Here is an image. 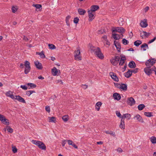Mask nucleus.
Returning a JSON list of instances; mask_svg holds the SVG:
<instances>
[{
	"label": "nucleus",
	"instance_id": "f257e3e1",
	"mask_svg": "<svg viewBox=\"0 0 156 156\" xmlns=\"http://www.w3.org/2000/svg\"><path fill=\"white\" fill-rule=\"evenodd\" d=\"M90 48L91 50L93 51L94 54L98 58L101 59H102L104 58V55L101 52L99 48L97 47L96 48L95 47L91 46H90Z\"/></svg>",
	"mask_w": 156,
	"mask_h": 156
},
{
	"label": "nucleus",
	"instance_id": "6e6552de",
	"mask_svg": "<svg viewBox=\"0 0 156 156\" xmlns=\"http://www.w3.org/2000/svg\"><path fill=\"white\" fill-rule=\"evenodd\" d=\"M75 53L74 55L75 59L76 60H81L82 57L79 55L80 53V50L79 49L77 50V51H75Z\"/></svg>",
	"mask_w": 156,
	"mask_h": 156
},
{
	"label": "nucleus",
	"instance_id": "5fc2aeb1",
	"mask_svg": "<svg viewBox=\"0 0 156 156\" xmlns=\"http://www.w3.org/2000/svg\"><path fill=\"white\" fill-rule=\"evenodd\" d=\"M20 87L24 90H27L28 89L27 87L25 85H21Z\"/></svg>",
	"mask_w": 156,
	"mask_h": 156
},
{
	"label": "nucleus",
	"instance_id": "4d7b16f0",
	"mask_svg": "<svg viewBox=\"0 0 156 156\" xmlns=\"http://www.w3.org/2000/svg\"><path fill=\"white\" fill-rule=\"evenodd\" d=\"M140 47L141 48H143V50L144 51H145L146 50V48H145V43L143 44Z\"/></svg>",
	"mask_w": 156,
	"mask_h": 156
},
{
	"label": "nucleus",
	"instance_id": "6e6d98bb",
	"mask_svg": "<svg viewBox=\"0 0 156 156\" xmlns=\"http://www.w3.org/2000/svg\"><path fill=\"white\" fill-rule=\"evenodd\" d=\"M156 39V36L153 39L149 41L148 43V44H151V43H152L154 41H155Z\"/></svg>",
	"mask_w": 156,
	"mask_h": 156
},
{
	"label": "nucleus",
	"instance_id": "79ce46f5",
	"mask_svg": "<svg viewBox=\"0 0 156 156\" xmlns=\"http://www.w3.org/2000/svg\"><path fill=\"white\" fill-rule=\"evenodd\" d=\"M105 133L107 134H110L111 135L113 136L114 137L115 136V133L111 131H107L105 132Z\"/></svg>",
	"mask_w": 156,
	"mask_h": 156
},
{
	"label": "nucleus",
	"instance_id": "4be33fe9",
	"mask_svg": "<svg viewBox=\"0 0 156 156\" xmlns=\"http://www.w3.org/2000/svg\"><path fill=\"white\" fill-rule=\"evenodd\" d=\"M150 66H147V67H145L144 69V71L145 73L148 75L150 76L151 74V73L150 72L149 70V68H150Z\"/></svg>",
	"mask_w": 156,
	"mask_h": 156
},
{
	"label": "nucleus",
	"instance_id": "a18cd8bd",
	"mask_svg": "<svg viewBox=\"0 0 156 156\" xmlns=\"http://www.w3.org/2000/svg\"><path fill=\"white\" fill-rule=\"evenodd\" d=\"M139 69L138 68H136L134 69H130V71H131L132 74V73H136L138 72V70Z\"/></svg>",
	"mask_w": 156,
	"mask_h": 156
},
{
	"label": "nucleus",
	"instance_id": "bf43d9fd",
	"mask_svg": "<svg viewBox=\"0 0 156 156\" xmlns=\"http://www.w3.org/2000/svg\"><path fill=\"white\" fill-rule=\"evenodd\" d=\"M117 28L118 27H113V28L112 29V33H114V32H117Z\"/></svg>",
	"mask_w": 156,
	"mask_h": 156
},
{
	"label": "nucleus",
	"instance_id": "f03ea898",
	"mask_svg": "<svg viewBox=\"0 0 156 156\" xmlns=\"http://www.w3.org/2000/svg\"><path fill=\"white\" fill-rule=\"evenodd\" d=\"M31 142L33 144L37 146L41 150H46V146L42 142L38 140L37 141L35 140H32L31 141Z\"/></svg>",
	"mask_w": 156,
	"mask_h": 156
},
{
	"label": "nucleus",
	"instance_id": "b1692460",
	"mask_svg": "<svg viewBox=\"0 0 156 156\" xmlns=\"http://www.w3.org/2000/svg\"><path fill=\"white\" fill-rule=\"evenodd\" d=\"M120 88L123 90L126 91L127 90V85L126 84L122 83L120 87Z\"/></svg>",
	"mask_w": 156,
	"mask_h": 156
},
{
	"label": "nucleus",
	"instance_id": "774afa93",
	"mask_svg": "<svg viewBox=\"0 0 156 156\" xmlns=\"http://www.w3.org/2000/svg\"><path fill=\"white\" fill-rule=\"evenodd\" d=\"M56 98V96L55 95H54L51 97L50 98L53 99V100H54Z\"/></svg>",
	"mask_w": 156,
	"mask_h": 156
},
{
	"label": "nucleus",
	"instance_id": "bb28decb",
	"mask_svg": "<svg viewBox=\"0 0 156 156\" xmlns=\"http://www.w3.org/2000/svg\"><path fill=\"white\" fill-rule=\"evenodd\" d=\"M28 87H30L28 88V89H30L31 88H35L36 87V85L35 84L32 83H28L27 84Z\"/></svg>",
	"mask_w": 156,
	"mask_h": 156
},
{
	"label": "nucleus",
	"instance_id": "c756f323",
	"mask_svg": "<svg viewBox=\"0 0 156 156\" xmlns=\"http://www.w3.org/2000/svg\"><path fill=\"white\" fill-rule=\"evenodd\" d=\"M150 140L152 144H156V137L155 136L151 137L150 138Z\"/></svg>",
	"mask_w": 156,
	"mask_h": 156
},
{
	"label": "nucleus",
	"instance_id": "0e129e2a",
	"mask_svg": "<svg viewBox=\"0 0 156 156\" xmlns=\"http://www.w3.org/2000/svg\"><path fill=\"white\" fill-rule=\"evenodd\" d=\"M66 141H67V140H63L62 141V147H64L65 146V145L66 144Z\"/></svg>",
	"mask_w": 156,
	"mask_h": 156
},
{
	"label": "nucleus",
	"instance_id": "7ed1b4c3",
	"mask_svg": "<svg viewBox=\"0 0 156 156\" xmlns=\"http://www.w3.org/2000/svg\"><path fill=\"white\" fill-rule=\"evenodd\" d=\"M24 66H25L24 73L25 74H27L30 71L31 69L30 62L27 61H25L24 62Z\"/></svg>",
	"mask_w": 156,
	"mask_h": 156
},
{
	"label": "nucleus",
	"instance_id": "ea45409f",
	"mask_svg": "<svg viewBox=\"0 0 156 156\" xmlns=\"http://www.w3.org/2000/svg\"><path fill=\"white\" fill-rule=\"evenodd\" d=\"M48 46L49 48L51 50H54L56 48L55 46L53 44H48Z\"/></svg>",
	"mask_w": 156,
	"mask_h": 156
},
{
	"label": "nucleus",
	"instance_id": "c03bdc74",
	"mask_svg": "<svg viewBox=\"0 0 156 156\" xmlns=\"http://www.w3.org/2000/svg\"><path fill=\"white\" fill-rule=\"evenodd\" d=\"M128 41L125 38H123L122 40V43L124 45L127 44L129 43Z\"/></svg>",
	"mask_w": 156,
	"mask_h": 156
},
{
	"label": "nucleus",
	"instance_id": "a211bd4d",
	"mask_svg": "<svg viewBox=\"0 0 156 156\" xmlns=\"http://www.w3.org/2000/svg\"><path fill=\"white\" fill-rule=\"evenodd\" d=\"M128 66L131 69H134L136 67V65L134 61H132L129 62L128 64Z\"/></svg>",
	"mask_w": 156,
	"mask_h": 156
},
{
	"label": "nucleus",
	"instance_id": "f8f14e48",
	"mask_svg": "<svg viewBox=\"0 0 156 156\" xmlns=\"http://www.w3.org/2000/svg\"><path fill=\"white\" fill-rule=\"evenodd\" d=\"M34 64L36 67L38 69L41 70L43 69V67L41 63L38 61L34 62Z\"/></svg>",
	"mask_w": 156,
	"mask_h": 156
},
{
	"label": "nucleus",
	"instance_id": "680f3d73",
	"mask_svg": "<svg viewBox=\"0 0 156 156\" xmlns=\"http://www.w3.org/2000/svg\"><path fill=\"white\" fill-rule=\"evenodd\" d=\"M15 96L16 95L14 96V95H13V94H11V95H7V97H9L10 98H11L12 99H15V98H16Z\"/></svg>",
	"mask_w": 156,
	"mask_h": 156
},
{
	"label": "nucleus",
	"instance_id": "052dcab7",
	"mask_svg": "<svg viewBox=\"0 0 156 156\" xmlns=\"http://www.w3.org/2000/svg\"><path fill=\"white\" fill-rule=\"evenodd\" d=\"M116 115H117V116L120 118H121V114L120 113V112L118 111H116Z\"/></svg>",
	"mask_w": 156,
	"mask_h": 156
},
{
	"label": "nucleus",
	"instance_id": "e433bc0d",
	"mask_svg": "<svg viewBox=\"0 0 156 156\" xmlns=\"http://www.w3.org/2000/svg\"><path fill=\"white\" fill-rule=\"evenodd\" d=\"M33 93H35L36 92L34 90H28L26 92V94L29 96Z\"/></svg>",
	"mask_w": 156,
	"mask_h": 156
},
{
	"label": "nucleus",
	"instance_id": "2eb2a0df",
	"mask_svg": "<svg viewBox=\"0 0 156 156\" xmlns=\"http://www.w3.org/2000/svg\"><path fill=\"white\" fill-rule=\"evenodd\" d=\"M113 97L115 100L117 101L119 100L121 98L120 94L117 93H114L113 95Z\"/></svg>",
	"mask_w": 156,
	"mask_h": 156
},
{
	"label": "nucleus",
	"instance_id": "412c9836",
	"mask_svg": "<svg viewBox=\"0 0 156 156\" xmlns=\"http://www.w3.org/2000/svg\"><path fill=\"white\" fill-rule=\"evenodd\" d=\"M124 75L125 76L126 78H128L130 77L132 75V74L130 70L128 69L127 72L124 73Z\"/></svg>",
	"mask_w": 156,
	"mask_h": 156
},
{
	"label": "nucleus",
	"instance_id": "0eeeda50",
	"mask_svg": "<svg viewBox=\"0 0 156 156\" xmlns=\"http://www.w3.org/2000/svg\"><path fill=\"white\" fill-rule=\"evenodd\" d=\"M126 103L128 105L132 106L135 104V101L133 98H127Z\"/></svg>",
	"mask_w": 156,
	"mask_h": 156
},
{
	"label": "nucleus",
	"instance_id": "5701e85b",
	"mask_svg": "<svg viewBox=\"0 0 156 156\" xmlns=\"http://www.w3.org/2000/svg\"><path fill=\"white\" fill-rule=\"evenodd\" d=\"M119 126L122 129H124L125 128L124 121V119H123L122 118Z\"/></svg>",
	"mask_w": 156,
	"mask_h": 156
},
{
	"label": "nucleus",
	"instance_id": "4c0bfd02",
	"mask_svg": "<svg viewBox=\"0 0 156 156\" xmlns=\"http://www.w3.org/2000/svg\"><path fill=\"white\" fill-rule=\"evenodd\" d=\"M6 128L8 132L10 133H12L13 132V129L9 126H6Z\"/></svg>",
	"mask_w": 156,
	"mask_h": 156
},
{
	"label": "nucleus",
	"instance_id": "3c124183",
	"mask_svg": "<svg viewBox=\"0 0 156 156\" xmlns=\"http://www.w3.org/2000/svg\"><path fill=\"white\" fill-rule=\"evenodd\" d=\"M12 12L15 13L17 10V9L14 6H13L12 8Z\"/></svg>",
	"mask_w": 156,
	"mask_h": 156
},
{
	"label": "nucleus",
	"instance_id": "58836bf2",
	"mask_svg": "<svg viewBox=\"0 0 156 156\" xmlns=\"http://www.w3.org/2000/svg\"><path fill=\"white\" fill-rule=\"evenodd\" d=\"M126 59H122V58H121L119 61V66H122L125 63V61L126 60Z\"/></svg>",
	"mask_w": 156,
	"mask_h": 156
},
{
	"label": "nucleus",
	"instance_id": "20e7f679",
	"mask_svg": "<svg viewBox=\"0 0 156 156\" xmlns=\"http://www.w3.org/2000/svg\"><path fill=\"white\" fill-rule=\"evenodd\" d=\"M156 60L154 58L150 59L147 60L145 63L147 66H151L156 63Z\"/></svg>",
	"mask_w": 156,
	"mask_h": 156
},
{
	"label": "nucleus",
	"instance_id": "9d476101",
	"mask_svg": "<svg viewBox=\"0 0 156 156\" xmlns=\"http://www.w3.org/2000/svg\"><path fill=\"white\" fill-rule=\"evenodd\" d=\"M109 75L116 82L119 81V80L118 77L116 76V75L113 72H110Z\"/></svg>",
	"mask_w": 156,
	"mask_h": 156
},
{
	"label": "nucleus",
	"instance_id": "e2e57ef3",
	"mask_svg": "<svg viewBox=\"0 0 156 156\" xmlns=\"http://www.w3.org/2000/svg\"><path fill=\"white\" fill-rule=\"evenodd\" d=\"M67 141L68 142V144L69 145H72L73 143V141L70 140H67Z\"/></svg>",
	"mask_w": 156,
	"mask_h": 156
},
{
	"label": "nucleus",
	"instance_id": "49530a36",
	"mask_svg": "<svg viewBox=\"0 0 156 156\" xmlns=\"http://www.w3.org/2000/svg\"><path fill=\"white\" fill-rule=\"evenodd\" d=\"M104 33H105L104 29H101L100 30H98V34H103Z\"/></svg>",
	"mask_w": 156,
	"mask_h": 156
},
{
	"label": "nucleus",
	"instance_id": "9b49d317",
	"mask_svg": "<svg viewBox=\"0 0 156 156\" xmlns=\"http://www.w3.org/2000/svg\"><path fill=\"white\" fill-rule=\"evenodd\" d=\"M140 25L142 27H146L148 26L147 20L146 19H144L143 20L141 21L140 23Z\"/></svg>",
	"mask_w": 156,
	"mask_h": 156
},
{
	"label": "nucleus",
	"instance_id": "69168bd1",
	"mask_svg": "<svg viewBox=\"0 0 156 156\" xmlns=\"http://www.w3.org/2000/svg\"><path fill=\"white\" fill-rule=\"evenodd\" d=\"M102 38H103L104 39V40L105 41H107V35H104L102 37Z\"/></svg>",
	"mask_w": 156,
	"mask_h": 156
},
{
	"label": "nucleus",
	"instance_id": "09e8293b",
	"mask_svg": "<svg viewBox=\"0 0 156 156\" xmlns=\"http://www.w3.org/2000/svg\"><path fill=\"white\" fill-rule=\"evenodd\" d=\"M143 32L144 33V36H145L147 37H148L151 34L150 33H147L144 31H143Z\"/></svg>",
	"mask_w": 156,
	"mask_h": 156
},
{
	"label": "nucleus",
	"instance_id": "1a4fd4ad",
	"mask_svg": "<svg viewBox=\"0 0 156 156\" xmlns=\"http://www.w3.org/2000/svg\"><path fill=\"white\" fill-rule=\"evenodd\" d=\"M114 45L116 47L118 52H120L121 49V45L120 43L116 41H114Z\"/></svg>",
	"mask_w": 156,
	"mask_h": 156
},
{
	"label": "nucleus",
	"instance_id": "39448f33",
	"mask_svg": "<svg viewBox=\"0 0 156 156\" xmlns=\"http://www.w3.org/2000/svg\"><path fill=\"white\" fill-rule=\"evenodd\" d=\"M120 60V57L118 56H115L114 58L110 60L111 63L114 66H116L118 64Z\"/></svg>",
	"mask_w": 156,
	"mask_h": 156
},
{
	"label": "nucleus",
	"instance_id": "473e14b6",
	"mask_svg": "<svg viewBox=\"0 0 156 156\" xmlns=\"http://www.w3.org/2000/svg\"><path fill=\"white\" fill-rule=\"evenodd\" d=\"M142 44V41L139 40H137L134 42V45L136 47H138L140 44Z\"/></svg>",
	"mask_w": 156,
	"mask_h": 156
},
{
	"label": "nucleus",
	"instance_id": "393cba45",
	"mask_svg": "<svg viewBox=\"0 0 156 156\" xmlns=\"http://www.w3.org/2000/svg\"><path fill=\"white\" fill-rule=\"evenodd\" d=\"M102 104V103L100 102H98L96 103L95 105V108L98 111H99L100 109V107Z\"/></svg>",
	"mask_w": 156,
	"mask_h": 156
},
{
	"label": "nucleus",
	"instance_id": "72a5a7b5",
	"mask_svg": "<svg viewBox=\"0 0 156 156\" xmlns=\"http://www.w3.org/2000/svg\"><path fill=\"white\" fill-rule=\"evenodd\" d=\"M152 113L151 112H144V115L147 117H150L153 116Z\"/></svg>",
	"mask_w": 156,
	"mask_h": 156
},
{
	"label": "nucleus",
	"instance_id": "f704fd0d",
	"mask_svg": "<svg viewBox=\"0 0 156 156\" xmlns=\"http://www.w3.org/2000/svg\"><path fill=\"white\" fill-rule=\"evenodd\" d=\"M145 107V105L143 104H140L138 106V108L139 110H142Z\"/></svg>",
	"mask_w": 156,
	"mask_h": 156
},
{
	"label": "nucleus",
	"instance_id": "603ef678",
	"mask_svg": "<svg viewBox=\"0 0 156 156\" xmlns=\"http://www.w3.org/2000/svg\"><path fill=\"white\" fill-rule=\"evenodd\" d=\"M5 117L3 115L0 114V121L2 122V121L5 119Z\"/></svg>",
	"mask_w": 156,
	"mask_h": 156
},
{
	"label": "nucleus",
	"instance_id": "8fccbe9b",
	"mask_svg": "<svg viewBox=\"0 0 156 156\" xmlns=\"http://www.w3.org/2000/svg\"><path fill=\"white\" fill-rule=\"evenodd\" d=\"M12 151L14 153H15L17 152V149L16 146H14L12 147Z\"/></svg>",
	"mask_w": 156,
	"mask_h": 156
},
{
	"label": "nucleus",
	"instance_id": "c85d7f7f",
	"mask_svg": "<svg viewBox=\"0 0 156 156\" xmlns=\"http://www.w3.org/2000/svg\"><path fill=\"white\" fill-rule=\"evenodd\" d=\"M131 115L130 114L127 113L123 115V116L121 117L123 118V119L124 120V118H127L128 119H130Z\"/></svg>",
	"mask_w": 156,
	"mask_h": 156
},
{
	"label": "nucleus",
	"instance_id": "4468645a",
	"mask_svg": "<svg viewBox=\"0 0 156 156\" xmlns=\"http://www.w3.org/2000/svg\"><path fill=\"white\" fill-rule=\"evenodd\" d=\"M92 12L90 10H88V11L89 17L88 20L89 21H92L94 18V15Z\"/></svg>",
	"mask_w": 156,
	"mask_h": 156
},
{
	"label": "nucleus",
	"instance_id": "a878e982",
	"mask_svg": "<svg viewBox=\"0 0 156 156\" xmlns=\"http://www.w3.org/2000/svg\"><path fill=\"white\" fill-rule=\"evenodd\" d=\"M112 37L115 40H118L120 38V35L118 34H115V33L112 34Z\"/></svg>",
	"mask_w": 156,
	"mask_h": 156
},
{
	"label": "nucleus",
	"instance_id": "f3484780",
	"mask_svg": "<svg viewBox=\"0 0 156 156\" xmlns=\"http://www.w3.org/2000/svg\"><path fill=\"white\" fill-rule=\"evenodd\" d=\"M134 119H136L138 122H143L144 121L142 118V117L139 114H137L134 117Z\"/></svg>",
	"mask_w": 156,
	"mask_h": 156
},
{
	"label": "nucleus",
	"instance_id": "c9c22d12",
	"mask_svg": "<svg viewBox=\"0 0 156 156\" xmlns=\"http://www.w3.org/2000/svg\"><path fill=\"white\" fill-rule=\"evenodd\" d=\"M9 120L5 118V119L3 120L2 122V123L6 125H9Z\"/></svg>",
	"mask_w": 156,
	"mask_h": 156
},
{
	"label": "nucleus",
	"instance_id": "2f4dec72",
	"mask_svg": "<svg viewBox=\"0 0 156 156\" xmlns=\"http://www.w3.org/2000/svg\"><path fill=\"white\" fill-rule=\"evenodd\" d=\"M118 22L120 26H122L124 23V20L121 18H120L118 20Z\"/></svg>",
	"mask_w": 156,
	"mask_h": 156
},
{
	"label": "nucleus",
	"instance_id": "13d9d810",
	"mask_svg": "<svg viewBox=\"0 0 156 156\" xmlns=\"http://www.w3.org/2000/svg\"><path fill=\"white\" fill-rule=\"evenodd\" d=\"M114 84L115 85V87H116L119 88V89H120V87L121 86V85L116 83H114Z\"/></svg>",
	"mask_w": 156,
	"mask_h": 156
},
{
	"label": "nucleus",
	"instance_id": "cd10ccee",
	"mask_svg": "<svg viewBox=\"0 0 156 156\" xmlns=\"http://www.w3.org/2000/svg\"><path fill=\"white\" fill-rule=\"evenodd\" d=\"M36 54L38 55H40V57L42 58H45V56L44 54V52L43 51H42L41 52H36Z\"/></svg>",
	"mask_w": 156,
	"mask_h": 156
},
{
	"label": "nucleus",
	"instance_id": "aec40b11",
	"mask_svg": "<svg viewBox=\"0 0 156 156\" xmlns=\"http://www.w3.org/2000/svg\"><path fill=\"white\" fill-rule=\"evenodd\" d=\"M117 32L121 33L122 34L124 33L126 30L125 29L122 27H118Z\"/></svg>",
	"mask_w": 156,
	"mask_h": 156
},
{
	"label": "nucleus",
	"instance_id": "ddd939ff",
	"mask_svg": "<svg viewBox=\"0 0 156 156\" xmlns=\"http://www.w3.org/2000/svg\"><path fill=\"white\" fill-rule=\"evenodd\" d=\"M15 97L16 98H15V99L17 100L19 102L24 103H26V102L24 99L21 97L19 95H16Z\"/></svg>",
	"mask_w": 156,
	"mask_h": 156
},
{
	"label": "nucleus",
	"instance_id": "37998d69",
	"mask_svg": "<svg viewBox=\"0 0 156 156\" xmlns=\"http://www.w3.org/2000/svg\"><path fill=\"white\" fill-rule=\"evenodd\" d=\"M33 6L35 7L36 9H40L41 8V9L42 5L41 4H33Z\"/></svg>",
	"mask_w": 156,
	"mask_h": 156
},
{
	"label": "nucleus",
	"instance_id": "de8ad7c7",
	"mask_svg": "<svg viewBox=\"0 0 156 156\" xmlns=\"http://www.w3.org/2000/svg\"><path fill=\"white\" fill-rule=\"evenodd\" d=\"M79 21V19L78 17H76L74 18L73 22L74 23L76 24L78 23Z\"/></svg>",
	"mask_w": 156,
	"mask_h": 156
},
{
	"label": "nucleus",
	"instance_id": "338daca9",
	"mask_svg": "<svg viewBox=\"0 0 156 156\" xmlns=\"http://www.w3.org/2000/svg\"><path fill=\"white\" fill-rule=\"evenodd\" d=\"M117 150L118 152H122V150L121 148L119 147L118 148V149H117Z\"/></svg>",
	"mask_w": 156,
	"mask_h": 156
},
{
	"label": "nucleus",
	"instance_id": "6ab92c4d",
	"mask_svg": "<svg viewBox=\"0 0 156 156\" xmlns=\"http://www.w3.org/2000/svg\"><path fill=\"white\" fill-rule=\"evenodd\" d=\"M77 11L79 14L81 15H84L86 12L85 10L81 8L78 9Z\"/></svg>",
	"mask_w": 156,
	"mask_h": 156
},
{
	"label": "nucleus",
	"instance_id": "7c9ffc66",
	"mask_svg": "<svg viewBox=\"0 0 156 156\" xmlns=\"http://www.w3.org/2000/svg\"><path fill=\"white\" fill-rule=\"evenodd\" d=\"M50 122L55 123L56 122V118L55 117H49L48 118Z\"/></svg>",
	"mask_w": 156,
	"mask_h": 156
},
{
	"label": "nucleus",
	"instance_id": "dca6fc26",
	"mask_svg": "<svg viewBox=\"0 0 156 156\" xmlns=\"http://www.w3.org/2000/svg\"><path fill=\"white\" fill-rule=\"evenodd\" d=\"M99 9V7L98 5H93L91 6V9L90 10L92 12H95Z\"/></svg>",
	"mask_w": 156,
	"mask_h": 156
},
{
	"label": "nucleus",
	"instance_id": "864d4df0",
	"mask_svg": "<svg viewBox=\"0 0 156 156\" xmlns=\"http://www.w3.org/2000/svg\"><path fill=\"white\" fill-rule=\"evenodd\" d=\"M45 110L48 112H49L50 111V107L49 106H46L45 107Z\"/></svg>",
	"mask_w": 156,
	"mask_h": 156
},
{
	"label": "nucleus",
	"instance_id": "423d86ee",
	"mask_svg": "<svg viewBox=\"0 0 156 156\" xmlns=\"http://www.w3.org/2000/svg\"><path fill=\"white\" fill-rule=\"evenodd\" d=\"M52 74L54 76L59 75L60 74V71L57 69L55 67H54L51 69V71Z\"/></svg>",
	"mask_w": 156,
	"mask_h": 156
},
{
	"label": "nucleus",
	"instance_id": "a19ab883",
	"mask_svg": "<svg viewBox=\"0 0 156 156\" xmlns=\"http://www.w3.org/2000/svg\"><path fill=\"white\" fill-rule=\"evenodd\" d=\"M69 116L67 115H66L62 117V119L65 122L67 121L68 119Z\"/></svg>",
	"mask_w": 156,
	"mask_h": 156
}]
</instances>
